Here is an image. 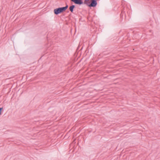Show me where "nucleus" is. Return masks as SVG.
Instances as JSON below:
<instances>
[{
    "label": "nucleus",
    "mask_w": 160,
    "mask_h": 160,
    "mask_svg": "<svg viewBox=\"0 0 160 160\" xmlns=\"http://www.w3.org/2000/svg\"><path fill=\"white\" fill-rule=\"evenodd\" d=\"M97 4L96 0H91L89 1L88 7H95Z\"/></svg>",
    "instance_id": "f03ea898"
},
{
    "label": "nucleus",
    "mask_w": 160,
    "mask_h": 160,
    "mask_svg": "<svg viewBox=\"0 0 160 160\" xmlns=\"http://www.w3.org/2000/svg\"><path fill=\"white\" fill-rule=\"evenodd\" d=\"M90 0H85L83 3L86 4L88 7Z\"/></svg>",
    "instance_id": "39448f33"
},
{
    "label": "nucleus",
    "mask_w": 160,
    "mask_h": 160,
    "mask_svg": "<svg viewBox=\"0 0 160 160\" xmlns=\"http://www.w3.org/2000/svg\"><path fill=\"white\" fill-rule=\"evenodd\" d=\"M75 8V6L74 5H72L70 6L69 8L70 11L72 13L73 12V9Z\"/></svg>",
    "instance_id": "20e7f679"
},
{
    "label": "nucleus",
    "mask_w": 160,
    "mask_h": 160,
    "mask_svg": "<svg viewBox=\"0 0 160 160\" xmlns=\"http://www.w3.org/2000/svg\"><path fill=\"white\" fill-rule=\"evenodd\" d=\"M54 13L55 14L58 15V14L64 12V11L62 7H59L54 10Z\"/></svg>",
    "instance_id": "f257e3e1"
},
{
    "label": "nucleus",
    "mask_w": 160,
    "mask_h": 160,
    "mask_svg": "<svg viewBox=\"0 0 160 160\" xmlns=\"http://www.w3.org/2000/svg\"><path fill=\"white\" fill-rule=\"evenodd\" d=\"M82 1H83V0H82Z\"/></svg>",
    "instance_id": "1a4fd4ad"
},
{
    "label": "nucleus",
    "mask_w": 160,
    "mask_h": 160,
    "mask_svg": "<svg viewBox=\"0 0 160 160\" xmlns=\"http://www.w3.org/2000/svg\"><path fill=\"white\" fill-rule=\"evenodd\" d=\"M68 7V5L67 4H66V6L64 7H62V8L63 9L64 11L65 12L66 10V9H67Z\"/></svg>",
    "instance_id": "423d86ee"
},
{
    "label": "nucleus",
    "mask_w": 160,
    "mask_h": 160,
    "mask_svg": "<svg viewBox=\"0 0 160 160\" xmlns=\"http://www.w3.org/2000/svg\"><path fill=\"white\" fill-rule=\"evenodd\" d=\"M124 14V12H123L122 11L120 14L121 16L122 17V15L123 16Z\"/></svg>",
    "instance_id": "6e6552de"
},
{
    "label": "nucleus",
    "mask_w": 160,
    "mask_h": 160,
    "mask_svg": "<svg viewBox=\"0 0 160 160\" xmlns=\"http://www.w3.org/2000/svg\"><path fill=\"white\" fill-rule=\"evenodd\" d=\"M75 4L79 5H81L83 4V1L82 0H70Z\"/></svg>",
    "instance_id": "7ed1b4c3"
},
{
    "label": "nucleus",
    "mask_w": 160,
    "mask_h": 160,
    "mask_svg": "<svg viewBox=\"0 0 160 160\" xmlns=\"http://www.w3.org/2000/svg\"><path fill=\"white\" fill-rule=\"evenodd\" d=\"M3 109V108H0V115L2 114V111Z\"/></svg>",
    "instance_id": "0eeeda50"
}]
</instances>
